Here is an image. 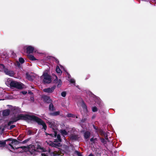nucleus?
I'll return each mask as SVG.
<instances>
[{
	"label": "nucleus",
	"mask_w": 156,
	"mask_h": 156,
	"mask_svg": "<svg viewBox=\"0 0 156 156\" xmlns=\"http://www.w3.org/2000/svg\"><path fill=\"white\" fill-rule=\"evenodd\" d=\"M57 135H58V134H57V132L55 131L54 134V136H55V137H56V136H57Z\"/></svg>",
	"instance_id": "obj_49"
},
{
	"label": "nucleus",
	"mask_w": 156,
	"mask_h": 156,
	"mask_svg": "<svg viewBox=\"0 0 156 156\" xmlns=\"http://www.w3.org/2000/svg\"><path fill=\"white\" fill-rule=\"evenodd\" d=\"M55 60L57 63L58 64L59 63V61L57 58H55Z\"/></svg>",
	"instance_id": "obj_48"
},
{
	"label": "nucleus",
	"mask_w": 156,
	"mask_h": 156,
	"mask_svg": "<svg viewBox=\"0 0 156 156\" xmlns=\"http://www.w3.org/2000/svg\"><path fill=\"white\" fill-rule=\"evenodd\" d=\"M84 120H85V119H84V120L82 119L81 120V122H84Z\"/></svg>",
	"instance_id": "obj_60"
},
{
	"label": "nucleus",
	"mask_w": 156,
	"mask_h": 156,
	"mask_svg": "<svg viewBox=\"0 0 156 156\" xmlns=\"http://www.w3.org/2000/svg\"><path fill=\"white\" fill-rule=\"evenodd\" d=\"M23 84L21 83L18 82L15 88L19 89H21L23 88Z\"/></svg>",
	"instance_id": "obj_15"
},
{
	"label": "nucleus",
	"mask_w": 156,
	"mask_h": 156,
	"mask_svg": "<svg viewBox=\"0 0 156 156\" xmlns=\"http://www.w3.org/2000/svg\"><path fill=\"white\" fill-rule=\"evenodd\" d=\"M103 136L105 137V139L106 140H107V141H109L108 138V135H107V133H106L105 134V135Z\"/></svg>",
	"instance_id": "obj_37"
},
{
	"label": "nucleus",
	"mask_w": 156,
	"mask_h": 156,
	"mask_svg": "<svg viewBox=\"0 0 156 156\" xmlns=\"http://www.w3.org/2000/svg\"><path fill=\"white\" fill-rule=\"evenodd\" d=\"M30 138H28V139L25 140H24L23 141H22V143L23 144L26 143L28 141L30 140Z\"/></svg>",
	"instance_id": "obj_34"
},
{
	"label": "nucleus",
	"mask_w": 156,
	"mask_h": 156,
	"mask_svg": "<svg viewBox=\"0 0 156 156\" xmlns=\"http://www.w3.org/2000/svg\"><path fill=\"white\" fill-rule=\"evenodd\" d=\"M37 149H43V148H42L39 145H38L37 146Z\"/></svg>",
	"instance_id": "obj_47"
},
{
	"label": "nucleus",
	"mask_w": 156,
	"mask_h": 156,
	"mask_svg": "<svg viewBox=\"0 0 156 156\" xmlns=\"http://www.w3.org/2000/svg\"><path fill=\"white\" fill-rule=\"evenodd\" d=\"M41 155L42 156H47V155H46L45 153H41Z\"/></svg>",
	"instance_id": "obj_53"
},
{
	"label": "nucleus",
	"mask_w": 156,
	"mask_h": 156,
	"mask_svg": "<svg viewBox=\"0 0 156 156\" xmlns=\"http://www.w3.org/2000/svg\"><path fill=\"white\" fill-rule=\"evenodd\" d=\"M92 111L93 112H96L98 111V108L96 106L92 108Z\"/></svg>",
	"instance_id": "obj_32"
},
{
	"label": "nucleus",
	"mask_w": 156,
	"mask_h": 156,
	"mask_svg": "<svg viewBox=\"0 0 156 156\" xmlns=\"http://www.w3.org/2000/svg\"><path fill=\"white\" fill-rule=\"evenodd\" d=\"M80 138L79 136L78 135L72 134L70 136V139L72 140H74L76 141L78 140L79 138Z\"/></svg>",
	"instance_id": "obj_7"
},
{
	"label": "nucleus",
	"mask_w": 156,
	"mask_h": 156,
	"mask_svg": "<svg viewBox=\"0 0 156 156\" xmlns=\"http://www.w3.org/2000/svg\"><path fill=\"white\" fill-rule=\"evenodd\" d=\"M49 135H50V136H52V137H53L54 136V134H49Z\"/></svg>",
	"instance_id": "obj_57"
},
{
	"label": "nucleus",
	"mask_w": 156,
	"mask_h": 156,
	"mask_svg": "<svg viewBox=\"0 0 156 156\" xmlns=\"http://www.w3.org/2000/svg\"><path fill=\"white\" fill-rule=\"evenodd\" d=\"M18 82L15 81H12L10 82V85L11 87L15 88L16 87V84L18 83Z\"/></svg>",
	"instance_id": "obj_16"
},
{
	"label": "nucleus",
	"mask_w": 156,
	"mask_h": 156,
	"mask_svg": "<svg viewBox=\"0 0 156 156\" xmlns=\"http://www.w3.org/2000/svg\"><path fill=\"white\" fill-rule=\"evenodd\" d=\"M17 66H20V63L18 62H17Z\"/></svg>",
	"instance_id": "obj_56"
},
{
	"label": "nucleus",
	"mask_w": 156,
	"mask_h": 156,
	"mask_svg": "<svg viewBox=\"0 0 156 156\" xmlns=\"http://www.w3.org/2000/svg\"><path fill=\"white\" fill-rule=\"evenodd\" d=\"M25 147H26L25 146H22V147H18V148H17L16 149H18V148H21L23 149V148H25Z\"/></svg>",
	"instance_id": "obj_52"
},
{
	"label": "nucleus",
	"mask_w": 156,
	"mask_h": 156,
	"mask_svg": "<svg viewBox=\"0 0 156 156\" xmlns=\"http://www.w3.org/2000/svg\"><path fill=\"white\" fill-rule=\"evenodd\" d=\"M0 67L2 68L3 69L5 68V67L3 64H1L0 65Z\"/></svg>",
	"instance_id": "obj_45"
},
{
	"label": "nucleus",
	"mask_w": 156,
	"mask_h": 156,
	"mask_svg": "<svg viewBox=\"0 0 156 156\" xmlns=\"http://www.w3.org/2000/svg\"><path fill=\"white\" fill-rule=\"evenodd\" d=\"M22 93L23 94H27V92L26 91H23L22 92Z\"/></svg>",
	"instance_id": "obj_50"
},
{
	"label": "nucleus",
	"mask_w": 156,
	"mask_h": 156,
	"mask_svg": "<svg viewBox=\"0 0 156 156\" xmlns=\"http://www.w3.org/2000/svg\"><path fill=\"white\" fill-rule=\"evenodd\" d=\"M90 141L91 142H93V143H94V139L93 138H91L90 139Z\"/></svg>",
	"instance_id": "obj_51"
},
{
	"label": "nucleus",
	"mask_w": 156,
	"mask_h": 156,
	"mask_svg": "<svg viewBox=\"0 0 156 156\" xmlns=\"http://www.w3.org/2000/svg\"><path fill=\"white\" fill-rule=\"evenodd\" d=\"M55 88L56 86L54 85L51 88L48 87L44 89L43 90V91L45 93H52L54 91Z\"/></svg>",
	"instance_id": "obj_4"
},
{
	"label": "nucleus",
	"mask_w": 156,
	"mask_h": 156,
	"mask_svg": "<svg viewBox=\"0 0 156 156\" xmlns=\"http://www.w3.org/2000/svg\"><path fill=\"white\" fill-rule=\"evenodd\" d=\"M97 132L99 133L101 136H103L106 133L104 132L101 129H99Z\"/></svg>",
	"instance_id": "obj_18"
},
{
	"label": "nucleus",
	"mask_w": 156,
	"mask_h": 156,
	"mask_svg": "<svg viewBox=\"0 0 156 156\" xmlns=\"http://www.w3.org/2000/svg\"><path fill=\"white\" fill-rule=\"evenodd\" d=\"M74 153L76 154L78 156H82V154L77 151H75Z\"/></svg>",
	"instance_id": "obj_29"
},
{
	"label": "nucleus",
	"mask_w": 156,
	"mask_h": 156,
	"mask_svg": "<svg viewBox=\"0 0 156 156\" xmlns=\"http://www.w3.org/2000/svg\"><path fill=\"white\" fill-rule=\"evenodd\" d=\"M54 107L52 103L51 102L50 103V104L49 105V110L53 111L54 110Z\"/></svg>",
	"instance_id": "obj_23"
},
{
	"label": "nucleus",
	"mask_w": 156,
	"mask_h": 156,
	"mask_svg": "<svg viewBox=\"0 0 156 156\" xmlns=\"http://www.w3.org/2000/svg\"><path fill=\"white\" fill-rule=\"evenodd\" d=\"M42 98L44 101L48 103H49L51 102V100L50 99V97L46 95H44L42 96Z\"/></svg>",
	"instance_id": "obj_6"
},
{
	"label": "nucleus",
	"mask_w": 156,
	"mask_h": 156,
	"mask_svg": "<svg viewBox=\"0 0 156 156\" xmlns=\"http://www.w3.org/2000/svg\"><path fill=\"white\" fill-rule=\"evenodd\" d=\"M33 132L31 130L29 129V130L27 132V134L28 135H30L33 134Z\"/></svg>",
	"instance_id": "obj_30"
},
{
	"label": "nucleus",
	"mask_w": 156,
	"mask_h": 156,
	"mask_svg": "<svg viewBox=\"0 0 156 156\" xmlns=\"http://www.w3.org/2000/svg\"><path fill=\"white\" fill-rule=\"evenodd\" d=\"M93 127L96 130H97V131H98V129H99L98 128V127L96 126H94V125H93Z\"/></svg>",
	"instance_id": "obj_43"
},
{
	"label": "nucleus",
	"mask_w": 156,
	"mask_h": 156,
	"mask_svg": "<svg viewBox=\"0 0 156 156\" xmlns=\"http://www.w3.org/2000/svg\"><path fill=\"white\" fill-rule=\"evenodd\" d=\"M90 76L89 75H88L87 77V78H86L85 79L86 80L87 79L90 77Z\"/></svg>",
	"instance_id": "obj_59"
},
{
	"label": "nucleus",
	"mask_w": 156,
	"mask_h": 156,
	"mask_svg": "<svg viewBox=\"0 0 156 156\" xmlns=\"http://www.w3.org/2000/svg\"><path fill=\"white\" fill-rule=\"evenodd\" d=\"M88 156H94V155L93 154L91 153H90Z\"/></svg>",
	"instance_id": "obj_55"
},
{
	"label": "nucleus",
	"mask_w": 156,
	"mask_h": 156,
	"mask_svg": "<svg viewBox=\"0 0 156 156\" xmlns=\"http://www.w3.org/2000/svg\"><path fill=\"white\" fill-rule=\"evenodd\" d=\"M54 142H58V140H57V139H55V141H54Z\"/></svg>",
	"instance_id": "obj_58"
},
{
	"label": "nucleus",
	"mask_w": 156,
	"mask_h": 156,
	"mask_svg": "<svg viewBox=\"0 0 156 156\" xmlns=\"http://www.w3.org/2000/svg\"><path fill=\"white\" fill-rule=\"evenodd\" d=\"M8 140L9 141H12L11 144H14L15 145L18 144L20 143V142L18 141L16 139H13L11 138H9L8 139Z\"/></svg>",
	"instance_id": "obj_11"
},
{
	"label": "nucleus",
	"mask_w": 156,
	"mask_h": 156,
	"mask_svg": "<svg viewBox=\"0 0 156 156\" xmlns=\"http://www.w3.org/2000/svg\"><path fill=\"white\" fill-rule=\"evenodd\" d=\"M97 139L96 138H95L94 139V140H97Z\"/></svg>",
	"instance_id": "obj_62"
},
{
	"label": "nucleus",
	"mask_w": 156,
	"mask_h": 156,
	"mask_svg": "<svg viewBox=\"0 0 156 156\" xmlns=\"http://www.w3.org/2000/svg\"><path fill=\"white\" fill-rule=\"evenodd\" d=\"M7 106L10 108L13 114L19 113L21 112L20 108L18 107L13 106L10 105H8Z\"/></svg>",
	"instance_id": "obj_3"
},
{
	"label": "nucleus",
	"mask_w": 156,
	"mask_h": 156,
	"mask_svg": "<svg viewBox=\"0 0 156 156\" xmlns=\"http://www.w3.org/2000/svg\"><path fill=\"white\" fill-rule=\"evenodd\" d=\"M3 71L6 74L10 76H12L14 75V72L13 71H9L8 69L6 68H5L3 69Z\"/></svg>",
	"instance_id": "obj_5"
},
{
	"label": "nucleus",
	"mask_w": 156,
	"mask_h": 156,
	"mask_svg": "<svg viewBox=\"0 0 156 156\" xmlns=\"http://www.w3.org/2000/svg\"><path fill=\"white\" fill-rule=\"evenodd\" d=\"M11 119L14 122L18 121V119L17 118V115L16 116L12 117Z\"/></svg>",
	"instance_id": "obj_26"
},
{
	"label": "nucleus",
	"mask_w": 156,
	"mask_h": 156,
	"mask_svg": "<svg viewBox=\"0 0 156 156\" xmlns=\"http://www.w3.org/2000/svg\"><path fill=\"white\" fill-rule=\"evenodd\" d=\"M10 114V110L7 109L4 110L2 112V115L4 116H8Z\"/></svg>",
	"instance_id": "obj_12"
},
{
	"label": "nucleus",
	"mask_w": 156,
	"mask_h": 156,
	"mask_svg": "<svg viewBox=\"0 0 156 156\" xmlns=\"http://www.w3.org/2000/svg\"><path fill=\"white\" fill-rule=\"evenodd\" d=\"M26 49L27 53L30 54L33 52L34 50V48L31 46H29L27 47Z\"/></svg>",
	"instance_id": "obj_8"
},
{
	"label": "nucleus",
	"mask_w": 156,
	"mask_h": 156,
	"mask_svg": "<svg viewBox=\"0 0 156 156\" xmlns=\"http://www.w3.org/2000/svg\"><path fill=\"white\" fill-rule=\"evenodd\" d=\"M70 82L71 83H75V80L74 79H71L70 80Z\"/></svg>",
	"instance_id": "obj_46"
},
{
	"label": "nucleus",
	"mask_w": 156,
	"mask_h": 156,
	"mask_svg": "<svg viewBox=\"0 0 156 156\" xmlns=\"http://www.w3.org/2000/svg\"><path fill=\"white\" fill-rule=\"evenodd\" d=\"M18 121L20 120H33L36 122L39 125H42L43 128L46 130L47 126L45 122L41 119L35 115H30L28 114H20L17 115Z\"/></svg>",
	"instance_id": "obj_1"
},
{
	"label": "nucleus",
	"mask_w": 156,
	"mask_h": 156,
	"mask_svg": "<svg viewBox=\"0 0 156 156\" xmlns=\"http://www.w3.org/2000/svg\"><path fill=\"white\" fill-rule=\"evenodd\" d=\"M26 78L29 80L33 81L35 77L34 76L31 75L28 73H27L26 74Z\"/></svg>",
	"instance_id": "obj_9"
},
{
	"label": "nucleus",
	"mask_w": 156,
	"mask_h": 156,
	"mask_svg": "<svg viewBox=\"0 0 156 156\" xmlns=\"http://www.w3.org/2000/svg\"><path fill=\"white\" fill-rule=\"evenodd\" d=\"M66 91H62L61 94V96L63 97H66Z\"/></svg>",
	"instance_id": "obj_33"
},
{
	"label": "nucleus",
	"mask_w": 156,
	"mask_h": 156,
	"mask_svg": "<svg viewBox=\"0 0 156 156\" xmlns=\"http://www.w3.org/2000/svg\"><path fill=\"white\" fill-rule=\"evenodd\" d=\"M62 80H61V79H59L57 82V87H60L62 85Z\"/></svg>",
	"instance_id": "obj_25"
},
{
	"label": "nucleus",
	"mask_w": 156,
	"mask_h": 156,
	"mask_svg": "<svg viewBox=\"0 0 156 156\" xmlns=\"http://www.w3.org/2000/svg\"><path fill=\"white\" fill-rule=\"evenodd\" d=\"M81 106L83 110H85L86 111H87V106L83 101H82V103L81 104Z\"/></svg>",
	"instance_id": "obj_21"
},
{
	"label": "nucleus",
	"mask_w": 156,
	"mask_h": 156,
	"mask_svg": "<svg viewBox=\"0 0 156 156\" xmlns=\"http://www.w3.org/2000/svg\"><path fill=\"white\" fill-rule=\"evenodd\" d=\"M56 71L57 73H62V71L58 66H57L56 67Z\"/></svg>",
	"instance_id": "obj_24"
},
{
	"label": "nucleus",
	"mask_w": 156,
	"mask_h": 156,
	"mask_svg": "<svg viewBox=\"0 0 156 156\" xmlns=\"http://www.w3.org/2000/svg\"><path fill=\"white\" fill-rule=\"evenodd\" d=\"M103 136L105 137V139L106 140H107V141H109L108 138V135H107V133H106L105 134V135Z\"/></svg>",
	"instance_id": "obj_35"
},
{
	"label": "nucleus",
	"mask_w": 156,
	"mask_h": 156,
	"mask_svg": "<svg viewBox=\"0 0 156 156\" xmlns=\"http://www.w3.org/2000/svg\"><path fill=\"white\" fill-rule=\"evenodd\" d=\"M100 139L101 141V142L104 145L106 144L107 141L105 140V139L101 137H100Z\"/></svg>",
	"instance_id": "obj_22"
},
{
	"label": "nucleus",
	"mask_w": 156,
	"mask_h": 156,
	"mask_svg": "<svg viewBox=\"0 0 156 156\" xmlns=\"http://www.w3.org/2000/svg\"><path fill=\"white\" fill-rule=\"evenodd\" d=\"M60 114V112L59 111L55 112L52 113H50V115L52 116H56Z\"/></svg>",
	"instance_id": "obj_19"
},
{
	"label": "nucleus",
	"mask_w": 156,
	"mask_h": 156,
	"mask_svg": "<svg viewBox=\"0 0 156 156\" xmlns=\"http://www.w3.org/2000/svg\"><path fill=\"white\" fill-rule=\"evenodd\" d=\"M19 61L20 62L21 64H22L23 63L25 62V60L23 58H19Z\"/></svg>",
	"instance_id": "obj_27"
},
{
	"label": "nucleus",
	"mask_w": 156,
	"mask_h": 156,
	"mask_svg": "<svg viewBox=\"0 0 156 156\" xmlns=\"http://www.w3.org/2000/svg\"><path fill=\"white\" fill-rule=\"evenodd\" d=\"M45 134H46V135H49V134H48V133H45Z\"/></svg>",
	"instance_id": "obj_61"
},
{
	"label": "nucleus",
	"mask_w": 156,
	"mask_h": 156,
	"mask_svg": "<svg viewBox=\"0 0 156 156\" xmlns=\"http://www.w3.org/2000/svg\"><path fill=\"white\" fill-rule=\"evenodd\" d=\"M90 133L88 131H86L84 133V136L85 139H87L89 138L90 135Z\"/></svg>",
	"instance_id": "obj_14"
},
{
	"label": "nucleus",
	"mask_w": 156,
	"mask_h": 156,
	"mask_svg": "<svg viewBox=\"0 0 156 156\" xmlns=\"http://www.w3.org/2000/svg\"><path fill=\"white\" fill-rule=\"evenodd\" d=\"M55 77L56 78L53 80V82L54 83L57 84L59 80L57 76H55Z\"/></svg>",
	"instance_id": "obj_28"
},
{
	"label": "nucleus",
	"mask_w": 156,
	"mask_h": 156,
	"mask_svg": "<svg viewBox=\"0 0 156 156\" xmlns=\"http://www.w3.org/2000/svg\"><path fill=\"white\" fill-rule=\"evenodd\" d=\"M103 136L105 137V139L106 140H107V141H109L108 138V135H107V133H106L105 134V135Z\"/></svg>",
	"instance_id": "obj_36"
},
{
	"label": "nucleus",
	"mask_w": 156,
	"mask_h": 156,
	"mask_svg": "<svg viewBox=\"0 0 156 156\" xmlns=\"http://www.w3.org/2000/svg\"><path fill=\"white\" fill-rule=\"evenodd\" d=\"M57 153L56 151H54L52 152L51 153H52L53 154V155L52 156H58V154H56V153Z\"/></svg>",
	"instance_id": "obj_40"
},
{
	"label": "nucleus",
	"mask_w": 156,
	"mask_h": 156,
	"mask_svg": "<svg viewBox=\"0 0 156 156\" xmlns=\"http://www.w3.org/2000/svg\"><path fill=\"white\" fill-rule=\"evenodd\" d=\"M12 144H11V142L10 143H9V146H10L12 148V149H15V148H14V147L12 145Z\"/></svg>",
	"instance_id": "obj_44"
},
{
	"label": "nucleus",
	"mask_w": 156,
	"mask_h": 156,
	"mask_svg": "<svg viewBox=\"0 0 156 156\" xmlns=\"http://www.w3.org/2000/svg\"><path fill=\"white\" fill-rule=\"evenodd\" d=\"M57 138L58 142H61L62 141V140L61 138V136L59 134H58V135H57Z\"/></svg>",
	"instance_id": "obj_31"
},
{
	"label": "nucleus",
	"mask_w": 156,
	"mask_h": 156,
	"mask_svg": "<svg viewBox=\"0 0 156 156\" xmlns=\"http://www.w3.org/2000/svg\"><path fill=\"white\" fill-rule=\"evenodd\" d=\"M73 115L72 114L69 113L67 115V117H73Z\"/></svg>",
	"instance_id": "obj_42"
},
{
	"label": "nucleus",
	"mask_w": 156,
	"mask_h": 156,
	"mask_svg": "<svg viewBox=\"0 0 156 156\" xmlns=\"http://www.w3.org/2000/svg\"><path fill=\"white\" fill-rule=\"evenodd\" d=\"M30 99H31V101H34V99L33 97L31 98H30Z\"/></svg>",
	"instance_id": "obj_54"
},
{
	"label": "nucleus",
	"mask_w": 156,
	"mask_h": 156,
	"mask_svg": "<svg viewBox=\"0 0 156 156\" xmlns=\"http://www.w3.org/2000/svg\"><path fill=\"white\" fill-rule=\"evenodd\" d=\"M49 145L52 147H54L58 148V147H61L62 146V144L60 143L58 144L53 143L51 142V143L49 144Z\"/></svg>",
	"instance_id": "obj_10"
},
{
	"label": "nucleus",
	"mask_w": 156,
	"mask_h": 156,
	"mask_svg": "<svg viewBox=\"0 0 156 156\" xmlns=\"http://www.w3.org/2000/svg\"><path fill=\"white\" fill-rule=\"evenodd\" d=\"M98 105L101 108H102L103 106V103L101 102H100L99 103H98Z\"/></svg>",
	"instance_id": "obj_39"
},
{
	"label": "nucleus",
	"mask_w": 156,
	"mask_h": 156,
	"mask_svg": "<svg viewBox=\"0 0 156 156\" xmlns=\"http://www.w3.org/2000/svg\"><path fill=\"white\" fill-rule=\"evenodd\" d=\"M28 58L30 60L32 61H35L37 60V59L32 55H27Z\"/></svg>",
	"instance_id": "obj_17"
},
{
	"label": "nucleus",
	"mask_w": 156,
	"mask_h": 156,
	"mask_svg": "<svg viewBox=\"0 0 156 156\" xmlns=\"http://www.w3.org/2000/svg\"><path fill=\"white\" fill-rule=\"evenodd\" d=\"M60 133L63 136L66 135L68 134V133L65 129H62L60 130Z\"/></svg>",
	"instance_id": "obj_20"
},
{
	"label": "nucleus",
	"mask_w": 156,
	"mask_h": 156,
	"mask_svg": "<svg viewBox=\"0 0 156 156\" xmlns=\"http://www.w3.org/2000/svg\"><path fill=\"white\" fill-rule=\"evenodd\" d=\"M16 127V126L15 125H11L9 128V129L10 130H11L13 128H15Z\"/></svg>",
	"instance_id": "obj_41"
},
{
	"label": "nucleus",
	"mask_w": 156,
	"mask_h": 156,
	"mask_svg": "<svg viewBox=\"0 0 156 156\" xmlns=\"http://www.w3.org/2000/svg\"><path fill=\"white\" fill-rule=\"evenodd\" d=\"M14 122H13L12 120L9 121L7 125L8 126H9L11 124H13Z\"/></svg>",
	"instance_id": "obj_38"
},
{
	"label": "nucleus",
	"mask_w": 156,
	"mask_h": 156,
	"mask_svg": "<svg viewBox=\"0 0 156 156\" xmlns=\"http://www.w3.org/2000/svg\"><path fill=\"white\" fill-rule=\"evenodd\" d=\"M9 141L8 139L4 141L0 140V147H5L6 146V142Z\"/></svg>",
	"instance_id": "obj_13"
},
{
	"label": "nucleus",
	"mask_w": 156,
	"mask_h": 156,
	"mask_svg": "<svg viewBox=\"0 0 156 156\" xmlns=\"http://www.w3.org/2000/svg\"><path fill=\"white\" fill-rule=\"evenodd\" d=\"M43 76L44 77L43 82L44 83H49L51 82V76L47 73H44Z\"/></svg>",
	"instance_id": "obj_2"
}]
</instances>
